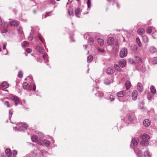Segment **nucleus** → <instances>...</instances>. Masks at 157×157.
I'll return each mask as SVG.
<instances>
[{"label":"nucleus","mask_w":157,"mask_h":157,"mask_svg":"<svg viewBox=\"0 0 157 157\" xmlns=\"http://www.w3.org/2000/svg\"><path fill=\"white\" fill-rule=\"evenodd\" d=\"M142 140L140 142L141 145L143 146H147L149 144L148 140L150 138L149 136L147 134L144 133L141 136Z\"/></svg>","instance_id":"f257e3e1"},{"label":"nucleus","mask_w":157,"mask_h":157,"mask_svg":"<svg viewBox=\"0 0 157 157\" xmlns=\"http://www.w3.org/2000/svg\"><path fill=\"white\" fill-rule=\"evenodd\" d=\"M139 142V139L137 137H134L133 138L131 141L130 147L133 149H135Z\"/></svg>","instance_id":"f03ea898"},{"label":"nucleus","mask_w":157,"mask_h":157,"mask_svg":"<svg viewBox=\"0 0 157 157\" xmlns=\"http://www.w3.org/2000/svg\"><path fill=\"white\" fill-rule=\"evenodd\" d=\"M8 99H11L14 102L15 106H17L20 103V99L16 96H12L10 98H6Z\"/></svg>","instance_id":"7ed1b4c3"},{"label":"nucleus","mask_w":157,"mask_h":157,"mask_svg":"<svg viewBox=\"0 0 157 157\" xmlns=\"http://www.w3.org/2000/svg\"><path fill=\"white\" fill-rule=\"evenodd\" d=\"M128 51L127 48H122L120 52V56L121 58L125 57L127 54Z\"/></svg>","instance_id":"20e7f679"},{"label":"nucleus","mask_w":157,"mask_h":157,"mask_svg":"<svg viewBox=\"0 0 157 157\" xmlns=\"http://www.w3.org/2000/svg\"><path fill=\"white\" fill-rule=\"evenodd\" d=\"M136 117L135 116L134 112H132L131 113H129V115L128 117V120L130 122H132L135 120Z\"/></svg>","instance_id":"39448f33"},{"label":"nucleus","mask_w":157,"mask_h":157,"mask_svg":"<svg viewBox=\"0 0 157 157\" xmlns=\"http://www.w3.org/2000/svg\"><path fill=\"white\" fill-rule=\"evenodd\" d=\"M20 22L17 20H13L10 22V25L14 27H17L20 24Z\"/></svg>","instance_id":"423d86ee"},{"label":"nucleus","mask_w":157,"mask_h":157,"mask_svg":"<svg viewBox=\"0 0 157 157\" xmlns=\"http://www.w3.org/2000/svg\"><path fill=\"white\" fill-rule=\"evenodd\" d=\"M22 126L23 128L22 127H16V128H17L18 130L25 131L27 129L28 127V125L25 123H24L23 124Z\"/></svg>","instance_id":"0eeeda50"},{"label":"nucleus","mask_w":157,"mask_h":157,"mask_svg":"<svg viewBox=\"0 0 157 157\" xmlns=\"http://www.w3.org/2000/svg\"><path fill=\"white\" fill-rule=\"evenodd\" d=\"M114 43V39L113 37H110L107 40V44L110 45H113Z\"/></svg>","instance_id":"6e6552de"},{"label":"nucleus","mask_w":157,"mask_h":157,"mask_svg":"<svg viewBox=\"0 0 157 157\" xmlns=\"http://www.w3.org/2000/svg\"><path fill=\"white\" fill-rule=\"evenodd\" d=\"M114 72V69L113 67H110L108 68L106 70L107 74L109 75H112Z\"/></svg>","instance_id":"1a4fd4ad"},{"label":"nucleus","mask_w":157,"mask_h":157,"mask_svg":"<svg viewBox=\"0 0 157 157\" xmlns=\"http://www.w3.org/2000/svg\"><path fill=\"white\" fill-rule=\"evenodd\" d=\"M137 91L136 90H134L132 93V98L133 100L135 101L137 99Z\"/></svg>","instance_id":"9d476101"},{"label":"nucleus","mask_w":157,"mask_h":157,"mask_svg":"<svg viewBox=\"0 0 157 157\" xmlns=\"http://www.w3.org/2000/svg\"><path fill=\"white\" fill-rule=\"evenodd\" d=\"M150 123L151 121L149 119H145L143 121V125L145 127L149 126L150 125Z\"/></svg>","instance_id":"9b49d317"},{"label":"nucleus","mask_w":157,"mask_h":157,"mask_svg":"<svg viewBox=\"0 0 157 157\" xmlns=\"http://www.w3.org/2000/svg\"><path fill=\"white\" fill-rule=\"evenodd\" d=\"M1 87L4 89L7 88L9 87V84L6 81L3 82L1 84Z\"/></svg>","instance_id":"f8f14e48"},{"label":"nucleus","mask_w":157,"mask_h":157,"mask_svg":"<svg viewBox=\"0 0 157 157\" xmlns=\"http://www.w3.org/2000/svg\"><path fill=\"white\" fill-rule=\"evenodd\" d=\"M125 93L126 92L125 91H121L118 92L117 93V95L118 97H122L125 95Z\"/></svg>","instance_id":"ddd939ff"},{"label":"nucleus","mask_w":157,"mask_h":157,"mask_svg":"<svg viewBox=\"0 0 157 157\" xmlns=\"http://www.w3.org/2000/svg\"><path fill=\"white\" fill-rule=\"evenodd\" d=\"M134 151L135 152L136 154V155L138 157H142L143 156L142 153L141 151L138 149V150H136L134 149Z\"/></svg>","instance_id":"4468645a"},{"label":"nucleus","mask_w":157,"mask_h":157,"mask_svg":"<svg viewBox=\"0 0 157 157\" xmlns=\"http://www.w3.org/2000/svg\"><path fill=\"white\" fill-rule=\"evenodd\" d=\"M138 90L140 93L142 92L143 90V88L142 84L140 83H139L137 85Z\"/></svg>","instance_id":"2eb2a0df"},{"label":"nucleus","mask_w":157,"mask_h":157,"mask_svg":"<svg viewBox=\"0 0 157 157\" xmlns=\"http://www.w3.org/2000/svg\"><path fill=\"white\" fill-rule=\"evenodd\" d=\"M5 153L8 157H10L12 154L11 150L10 148H6L5 150Z\"/></svg>","instance_id":"dca6fc26"},{"label":"nucleus","mask_w":157,"mask_h":157,"mask_svg":"<svg viewBox=\"0 0 157 157\" xmlns=\"http://www.w3.org/2000/svg\"><path fill=\"white\" fill-rule=\"evenodd\" d=\"M131 83L129 81L127 80L125 84V86L127 90H128L131 87Z\"/></svg>","instance_id":"f3484780"},{"label":"nucleus","mask_w":157,"mask_h":157,"mask_svg":"<svg viewBox=\"0 0 157 157\" xmlns=\"http://www.w3.org/2000/svg\"><path fill=\"white\" fill-rule=\"evenodd\" d=\"M29 85L27 82H25L23 83L22 86L23 88L25 90H28L29 87Z\"/></svg>","instance_id":"a211bd4d"},{"label":"nucleus","mask_w":157,"mask_h":157,"mask_svg":"<svg viewBox=\"0 0 157 157\" xmlns=\"http://www.w3.org/2000/svg\"><path fill=\"white\" fill-rule=\"evenodd\" d=\"M135 60L134 62L136 63H141L142 61V60L140 58V57L137 56H135Z\"/></svg>","instance_id":"6ab92c4d"},{"label":"nucleus","mask_w":157,"mask_h":157,"mask_svg":"<svg viewBox=\"0 0 157 157\" xmlns=\"http://www.w3.org/2000/svg\"><path fill=\"white\" fill-rule=\"evenodd\" d=\"M126 63V61L124 59H123L122 61L119 62V65L121 67H125Z\"/></svg>","instance_id":"aec40b11"},{"label":"nucleus","mask_w":157,"mask_h":157,"mask_svg":"<svg viewBox=\"0 0 157 157\" xmlns=\"http://www.w3.org/2000/svg\"><path fill=\"white\" fill-rule=\"evenodd\" d=\"M81 11L80 10V9L79 8H78L75 10V14L76 16L78 17H80V16L78 15L81 13Z\"/></svg>","instance_id":"412c9836"},{"label":"nucleus","mask_w":157,"mask_h":157,"mask_svg":"<svg viewBox=\"0 0 157 157\" xmlns=\"http://www.w3.org/2000/svg\"><path fill=\"white\" fill-rule=\"evenodd\" d=\"M94 39L93 37H90L89 38L88 41V42L90 45H92L94 44Z\"/></svg>","instance_id":"4be33fe9"},{"label":"nucleus","mask_w":157,"mask_h":157,"mask_svg":"<svg viewBox=\"0 0 157 157\" xmlns=\"http://www.w3.org/2000/svg\"><path fill=\"white\" fill-rule=\"evenodd\" d=\"M13 111L12 109H11L9 111V118L10 120L11 119L12 116L13 114Z\"/></svg>","instance_id":"5701e85b"},{"label":"nucleus","mask_w":157,"mask_h":157,"mask_svg":"<svg viewBox=\"0 0 157 157\" xmlns=\"http://www.w3.org/2000/svg\"><path fill=\"white\" fill-rule=\"evenodd\" d=\"M36 49L40 53H43V48L42 47H40L39 46H37L36 47Z\"/></svg>","instance_id":"b1692460"},{"label":"nucleus","mask_w":157,"mask_h":157,"mask_svg":"<svg viewBox=\"0 0 157 157\" xmlns=\"http://www.w3.org/2000/svg\"><path fill=\"white\" fill-rule=\"evenodd\" d=\"M150 90L151 92L153 94H155L156 92V89L155 86H151L150 87Z\"/></svg>","instance_id":"393cba45"},{"label":"nucleus","mask_w":157,"mask_h":157,"mask_svg":"<svg viewBox=\"0 0 157 157\" xmlns=\"http://www.w3.org/2000/svg\"><path fill=\"white\" fill-rule=\"evenodd\" d=\"M98 44L101 46L103 45L104 44V40L100 38H99L98 39Z\"/></svg>","instance_id":"a878e982"},{"label":"nucleus","mask_w":157,"mask_h":157,"mask_svg":"<svg viewBox=\"0 0 157 157\" xmlns=\"http://www.w3.org/2000/svg\"><path fill=\"white\" fill-rule=\"evenodd\" d=\"M38 137L35 135H33L32 136L31 139L32 141L33 142H35L37 140Z\"/></svg>","instance_id":"bb28decb"},{"label":"nucleus","mask_w":157,"mask_h":157,"mask_svg":"<svg viewBox=\"0 0 157 157\" xmlns=\"http://www.w3.org/2000/svg\"><path fill=\"white\" fill-rule=\"evenodd\" d=\"M149 50L151 53H154L156 51V49L154 47H151L149 48Z\"/></svg>","instance_id":"cd10ccee"},{"label":"nucleus","mask_w":157,"mask_h":157,"mask_svg":"<svg viewBox=\"0 0 157 157\" xmlns=\"http://www.w3.org/2000/svg\"><path fill=\"white\" fill-rule=\"evenodd\" d=\"M44 143L46 147H49L50 144L49 141L48 140H44Z\"/></svg>","instance_id":"c85d7f7f"},{"label":"nucleus","mask_w":157,"mask_h":157,"mask_svg":"<svg viewBox=\"0 0 157 157\" xmlns=\"http://www.w3.org/2000/svg\"><path fill=\"white\" fill-rule=\"evenodd\" d=\"M93 59V57L92 56H89L87 57V62L88 63L91 62Z\"/></svg>","instance_id":"c756f323"},{"label":"nucleus","mask_w":157,"mask_h":157,"mask_svg":"<svg viewBox=\"0 0 157 157\" xmlns=\"http://www.w3.org/2000/svg\"><path fill=\"white\" fill-rule=\"evenodd\" d=\"M143 39L144 43H147L148 42V39L147 36L146 35H144L143 36Z\"/></svg>","instance_id":"7c9ffc66"},{"label":"nucleus","mask_w":157,"mask_h":157,"mask_svg":"<svg viewBox=\"0 0 157 157\" xmlns=\"http://www.w3.org/2000/svg\"><path fill=\"white\" fill-rule=\"evenodd\" d=\"M136 42L137 43L138 46L140 47H141L142 45L140 41V39L138 37H137L136 38Z\"/></svg>","instance_id":"2f4dec72"},{"label":"nucleus","mask_w":157,"mask_h":157,"mask_svg":"<svg viewBox=\"0 0 157 157\" xmlns=\"http://www.w3.org/2000/svg\"><path fill=\"white\" fill-rule=\"evenodd\" d=\"M104 83L105 84L107 85H109L111 83L110 81L107 78H105L104 79Z\"/></svg>","instance_id":"473e14b6"},{"label":"nucleus","mask_w":157,"mask_h":157,"mask_svg":"<svg viewBox=\"0 0 157 157\" xmlns=\"http://www.w3.org/2000/svg\"><path fill=\"white\" fill-rule=\"evenodd\" d=\"M144 31V29L141 28L138 29L137 32L139 34L141 35L143 34V33Z\"/></svg>","instance_id":"72a5a7b5"},{"label":"nucleus","mask_w":157,"mask_h":157,"mask_svg":"<svg viewBox=\"0 0 157 157\" xmlns=\"http://www.w3.org/2000/svg\"><path fill=\"white\" fill-rule=\"evenodd\" d=\"M38 36L39 38L40 41L42 42V43H43L44 44V39H43L42 38V36L41 35V34H40V33H38Z\"/></svg>","instance_id":"f704fd0d"},{"label":"nucleus","mask_w":157,"mask_h":157,"mask_svg":"<svg viewBox=\"0 0 157 157\" xmlns=\"http://www.w3.org/2000/svg\"><path fill=\"white\" fill-rule=\"evenodd\" d=\"M131 49L132 51L135 52L137 50V47L136 45H134L131 47Z\"/></svg>","instance_id":"c9c22d12"},{"label":"nucleus","mask_w":157,"mask_h":157,"mask_svg":"<svg viewBox=\"0 0 157 157\" xmlns=\"http://www.w3.org/2000/svg\"><path fill=\"white\" fill-rule=\"evenodd\" d=\"M29 45L28 43L26 41H24L22 43V47L26 46L27 47Z\"/></svg>","instance_id":"e433bc0d"},{"label":"nucleus","mask_w":157,"mask_h":157,"mask_svg":"<svg viewBox=\"0 0 157 157\" xmlns=\"http://www.w3.org/2000/svg\"><path fill=\"white\" fill-rule=\"evenodd\" d=\"M87 5L88 8L90 9L91 8V1L90 0H87Z\"/></svg>","instance_id":"4c0bfd02"},{"label":"nucleus","mask_w":157,"mask_h":157,"mask_svg":"<svg viewBox=\"0 0 157 157\" xmlns=\"http://www.w3.org/2000/svg\"><path fill=\"white\" fill-rule=\"evenodd\" d=\"M4 104L8 108L11 107L9 102L7 101H5L4 102Z\"/></svg>","instance_id":"58836bf2"},{"label":"nucleus","mask_w":157,"mask_h":157,"mask_svg":"<svg viewBox=\"0 0 157 157\" xmlns=\"http://www.w3.org/2000/svg\"><path fill=\"white\" fill-rule=\"evenodd\" d=\"M144 155L145 157H151L149 152L148 151H146L145 152Z\"/></svg>","instance_id":"ea45409f"},{"label":"nucleus","mask_w":157,"mask_h":157,"mask_svg":"<svg viewBox=\"0 0 157 157\" xmlns=\"http://www.w3.org/2000/svg\"><path fill=\"white\" fill-rule=\"evenodd\" d=\"M17 76L19 78H22L23 77V73L22 71H19Z\"/></svg>","instance_id":"a19ab883"},{"label":"nucleus","mask_w":157,"mask_h":157,"mask_svg":"<svg viewBox=\"0 0 157 157\" xmlns=\"http://www.w3.org/2000/svg\"><path fill=\"white\" fill-rule=\"evenodd\" d=\"M68 12L69 15L70 16H72L73 14V12L72 9H68Z\"/></svg>","instance_id":"79ce46f5"},{"label":"nucleus","mask_w":157,"mask_h":157,"mask_svg":"<svg viewBox=\"0 0 157 157\" xmlns=\"http://www.w3.org/2000/svg\"><path fill=\"white\" fill-rule=\"evenodd\" d=\"M152 63L153 64H157V58H155L153 59Z\"/></svg>","instance_id":"37998d69"},{"label":"nucleus","mask_w":157,"mask_h":157,"mask_svg":"<svg viewBox=\"0 0 157 157\" xmlns=\"http://www.w3.org/2000/svg\"><path fill=\"white\" fill-rule=\"evenodd\" d=\"M128 62L130 64H133L135 63L133 59H128Z\"/></svg>","instance_id":"c03bdc74"},{"label":"nucleus","mask_w":157,"mask_h":157,"mask_svg":"<svg viewBox=\"0 0 157 157\" xmlns=\"http://www.w3.org/2000/svg\"><path fill=\"white\" fill-rule=\"evenodd\" d=\"M152 97V95L151 93H148L147 94V97L149 100H151Z\"/></svg>","instance_id":"a18cd8bd"},{"label":"nucleus","mask_w":157,"mask_h":157,"mask_svg":"<svg viewBox=\"0 0 157 157\" xmlns=\"http://www.w3.org/2000/svg\"><path fill=\"white\" fill-rule=\"evenodd\" d=\"M109 99L111 101H113L115 99V97L113 95H111L109 96Z\"/></svg>","instance_id":"49530a36"},{"label":"nucleus","mask_w":157,"mask_h":157,"mask_svg":"<svg viewBox=\"0 0 157 157\" xmlns=\"http://www.w3.org/2000/svg\"><path fill=\"white\" fill-rule=\"evenodd\" d=\"M29 40L32 41L33 39V36L31 35V33H30V36L28 37Z\"/></svg>","instance_id":"de8ad7c7"},{"label":"nucleus","mask_w":157,"mask_h":157,"mask_svg":"<svg viewBox=\"0 0 157 157\" xmlns=\"http://www.w3.org/2000/svg\"><path fill=\"white\" fill-rule=\"evenodd\" d=\"M12 154L13 157H15L17 154V151L16 150H13Z\"/></svg>","instance_id":"09e8293b"},{"label":"nucleus","mask_w":157,"mask_h":157,"mask_svg":"<svg viewBox=\"0 0 157 157\" xmlns=\"http://www.w3.org/2000/svg\"><path fill=\"white\" fill-rule=\"evenodd\" d=\"M8 32L7 29H3L1 30V33H6Z\"/></svg>","instance_id":"8fccbe9b"},{"label":"nucleus","mask_w":157,"mask_h":157,"mask_svg":"<svg viewBox=\"0 0 157 157\" xmlns=\"http://www.w3.org/2000/svg\"><path fill=\"white\" fill-rule=\"evenodd\" d=\"M35 142V143H36L37 144H38L39 145H41V141L40 139H39L38 138L37 140Z\"/></svg>","instance_id":"3c124183"},{"label":"nucleus","mask_w":157,"mask_h":157,"mask_svg":"<svg viewBox=\"0 0 157 157\" xmlns=\"http://www.w3.org/2000/svg\"><path fill=\"white\" fill-rule=\"evenodd\" d=\"M32 49L30 48H27L26 49V51L28 53H30L32 52Z\"/></svg>","instance_id":"603ef678"},{"label":"nucleus","mask_w":157,"mask_h":157,"mask_svg":"<svg viewBox=\"0 0 157 157\" xmlns=\"http://www.w3.org/2000/svg\"><path fill=\"white\" fill-rule=\"evenodd\" d=\"M147 33H151L152 32V29L151 28H149L147 29Z\"/></svg>","instance_id":"864d4df0"},{"label":"nucleus","mask_w":157,"mask_h":157,"mask_svg":"<svg viewBox=\"0 0 157 157\" xmlns=\"http://www.w3.org/2000/svg\"><path fill=\"white\" fill-rule=\"evenodd\" d=\"M17 31L18 32L21 34H22L23 33V31H22V29L21 28H19L18 29Z\"/></svg>","instance_id":"5fc2aeb1"},{"label":"nucleus","mask_w":157,"mask_h":157,"mask_svg":"<svg viewBox=\"0 0 157 157\" xmlns=\"http://www.w3.org/2000/svg\"><path fill=\"white\" fill-rule=\"evenodd\" d=\"M98 50L99 52L101 53H104L105 52V50L103 48H99Z\"/></svg>","instance_id":"6e6d98bb"},{"label":"nucleus","mask_w":157,"mask_h":157,"mask_svg":"<svg viewBox=\"0 0 157 157\" xmlns=\"http://www.w3.org/2000/svg\"><path fill=\"white\" fill-rule=\"evenodd\" d=\"M116 66L118 67V68L117 69V70L120 72L121 71V68L119 67V66L117 64H116Z\"/></svg>","instance_id":"4d7b16f0"},{"label":"nucleus","mask_w":157,"mask_h":157,"mask_svg":"<svg viewBox=\"0 0 157 157\" xmlns=\"http://www.w3.org/2000/svg\"><path fill=\"white\" fill-rule=\"evenodd\" d=\"M36 85L35 83H33V89L34 91L36 90Z\"/></svg>","instance_id":"13d9d810"},{"label":"nucleus","mask_w":157,"mask_h":157,"mask_svg":"<svg viewBox=\"0 0 157 157\" xmlns=\"http://www.w3.org/2000/svg\"><path fill=\"white\" fill-rule=\"evenodd\" d=\"M70 39H71V41L72 42H75V40L74 39V38L73 37L71 36L70 37Z\"/></svg>","instance_id":"bf43d9fd"},{"label":"nucleus","mask_w":157,"mask_h":157,"mask_svg":"<svg viewBox=\"0 0 157 157\" xmlns=\"http://www.w3.org/2000/svg\"><path fill=\"white\" fill-rule=\"evenodd\" d=\"M50 2H51V3L53 4H55L56 2L55 0H50Z\"/></svg>","instance_id":"052dcab7"},{"label":"nucleus","mask_w":157,"mask_h":157,"mask_svg":"<svg viewBox=\"0 0 157 157\" xmlns=\"http://www.w3.org/2000/svg\"><path fill=\"white\" fill-rule=\"evenodd\" d=\"M103 95V93L102 92L101 93H99V94L98 95V96L99 97H101Z\"/></svg>","instance_id":"680f3d73"},{"label":"nucleus","mask_w":157,"mask_h":157,"mask_svg":"<svg viewBox=\"0 0 157 157\" xmlns=\"http://www.w3.org/2000/svg\"><path fill=\"white\" fill-rule=\"evenodd\" d=\"M47 55V54L46 53L44 54L43 55V56H42L43 58L44 59L46 58Z\"/></svg>","instance_id":"e2e57ef3"},{"label":"nucleus","mask_w":157,"mask_h":157,"mask_svg":"<svg viewBox=\"0 0 157 157\" xmlns=\"http://www.w3.org/2000/svg\"><path fill=\"white\" fill-rule=\"evenodd\" d=\"M6 44H3V49H6Z\"/></svg>","instance_id":"0e129e2a"},{"label":"nucleus","mask_w":157,"mask_h":157,"mask_svg":"<svg viewBox=\"0 0 157 157\" xmlns=\"http://www.w3.org/2000/svg\"><path fill=\"white\" fill-rule=\"evenodd\" d=\"M1 98L0 99V100L2 101H3L5 99H7V98Z\"/></svg>","instance_id":"69168bd1"},{"label":"nucleus","mask_w":157,"mask_h":157,"mask_svg":"<svg viewBox=\"0 0 157 157\" xmlns=\"http://www.w3.org/2000/svg\"><path fill=\"white\" fill-rule=\"evenodd\" d=\"M98 89V87H97L96 88L94 87L92 91H93L94 89L96 90L97 91V90Z\"/></svg>","instance_id":"338daca9"},{"label":"nucleus","mask_w":157,"mask_h":157,"mask_svg":"<svg viewBox=\"0 0 157 157\" xmlns=\"http://www.w3.org/2000/svg\"><path fill=\"white\" fill-rule=\"evenodd\" d=\"M49 13H47L45 15V18L47 16H49Z\"/></svg>","instance_id":"774afa93"}]
</instances>
